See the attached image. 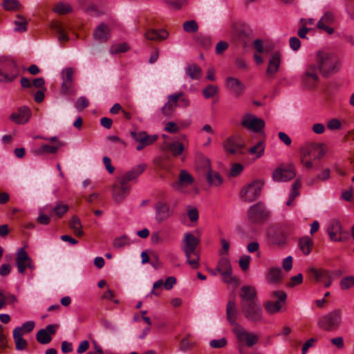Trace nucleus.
<instances>
[{
	"mask_svg": "<svg viewBox=\"0 0 354 354\" xmlns=\"http://www.w3.org/2000/svg\"><path fill=\"white\" fill-rule=\"evenodd\" d=\"M315 60L319 71L324 77L337 73L342 67L340 58L333 53L319 51L317 53Z\"/></svg>",
	"mask_w": 354,
	"mask_h": 354,
	"instance_id": "obj_1",
	"label": "nucleus"
},
{
	"mask_svg": "<svg viewBox=\"0 0 354 354\" xmlns=\"http://www.w3.org/2000/svg\"><path fill=\"white\" fill-rule=\"evenodd\" d=\"M182 250L186 257L187 263L193 269L199 268L200 254L196 248L200 243L199 239L192 233H186L183 239Z\"/></svg>",
	"mask_w": 354,
	"mask_h": 354,
	"instance_id": "obj_2",
	"label": "nucleus"
},
{
	"mask_svg": "<svg viewBox=\"0 0 354 354\" xmlns=\"http://www.w3.org/2000/svg\"><path fill=\"white\" fill-rule=\"evenodd\" d=\"M19 75L17 63L11 58L0 57V82H13Z\"/></svg>",
	"mask_w": 354,
	"mask_h": 354,
	"instance_id": "obj_3",
	"label": "nucleus"
},
{
	"mask_svg": "<svg viewBox=\"0 0 354 354\" xmlns=\"http://www.w3.org/2000/svg\"><path fill=\"white\" fill-rule=\"evenodd\" d=\"M239 344V351L243 347L251 348L257 344L259 337L257 334L248 331L241 325H236L232 329Z\"/></svg>",
	"mask_w": 354,
	"mask_h": 354,
	"instance_id": "obj_4",
	"label": "nucleus"
},
{
	"mask_svg": "<svg viewBox=\"0 0 354 354\" xmlns=\"http://www.w3.org/2000/svg\"><path fill=\"white\" fill-rule=\"evenodd\" d=\"M342 315L341 309H335L319 318L318 326L327 331L335 330L340 326Z\"/></svg>",
	"mask_w": 354,
	"mask_h": 354,
	"instance_id": "obj_5",
	"label": "nucleus"
},
{
	"mask_svg": "<svg viewBox=\"0 0 354 354\" xmlns=\"http://www.w3.org/2000/svg\"><path fill=\"white\" fill-rule=\"evenodd\" d=\"M263 185V182L259 180H255L245 185L240 191V198L245 203H252L256 201L260 196Z\"/></svg>",
	"mask_w": 354,
	"mask_h": 354,
	"instance_id": "obj_6",
	"label": "nucleus"
},
{
	"mask_svg": "<svg viewBox=\"0 0 354 354\" xmlns=\"http://www.w3.org/2000/svg\"><path fill=\"white\" fill-rule=\"evenodd\" d=\"M270 212L263 203H257L250 206L247 211L248 221L254 224H261L267 221Z\"/></svg>",
	"mask_w": 354,
	"mask_h": 354,
	"instance_id": "obj_7",
	"label": "nucleus"
},
{
	"mask_svg": "<svg viewBox=\"0 0 354 354\" xmlns=\"http://www.w3.org/2000/svg\"><path fill=\"white\" fill-rule=\"evenodd\" d=\"M240 306L243 317L249 322L259 323L262 321L263 312L259 301L245 304Z\"/></svg>",
	"mask_w": 354,
	"mask_h": 354,
	"instance_id": "obj_8",
	"label": "nucleus"
},
{
	"mask_svg": "<svg viewBox=\"0 0 354 354\" xmlns=\"http://www.w3.org/2000/svg\"><path fill=\"white\" fill-rule=\"evenodd\" d=\"M75 70L71 67H68L62 70L61 73L62 84L60 92L64 95L71 96L76 93V89L74 86L73 75Z\"/></svg>",
	"mask_w": 354,
	"mask_h": 354,
	"instance_id": "obj_9",
	"label": "nucleus"
},
{
	"mask_svg": "<svg viewBox=\"0 0 354 354\" xmlns=\"http://www.w3.org/2000/svg\"><path fill=\"white\" fill-rule=\"evenodd\" d=\"M272 296L277 298L276 301H268L264 303V308L269 315H274L281 311L286 303L287 295L283 291H274Z\"/></svg>",
	"mask_w": 354,
	"mask_h": 354,
	"instance_id": "obj_10",
	"label": "nucleus"
},
{
	"mask_svg": "<svg viewBox=\"0 0 354 354\" xmlns=\"http://www.w3.org/2000/svg\"><path fill=\"white\" fill-rule=\"evenodd\" d=\"M327 233L332 241L343 242L348 239V232L343 230L339 221H332L328 226Z\"/></svg>",
	"mask_w": 354,
	"mask_h": 354,
	"instance_id": "obj_11",
	"label": "nucleus"
},
{
	"mask_svg": "<svg viewBox=\"0 0 354 354\" xmlns=\"http://www.w3.org/2000/svg\"><path fill=\"white\" fill-rule=\"evenodd\" d=\"M317 66V64H310L306 67L301 76V82L306 87L311 88L315 86L318 82Z\"/></svg>",
	"mask_w": 354,
	"mask_h": 354,
	"instance_id": "obj_12",
	"label": "nucleus"
},
{
	"mask_svg": "<svg viewBox=\"0 0 354 354\" xmlns=\"http://www.w3.org/2000/svg\"><path fill=\"white\" fill-rule=\"evenodd\" d=\"M131 136L138 142L136 149L141 151L145 147L153 144L157 139V135L149 136L145 131H131Z\"/></svg>",
	"mask_w": 354,
	"mask_h": 354,
	"instance_id": "obj_13",
	"label": "nucleus"
},
{
	"mask_svg": "<svg viewBox=\"0 0 354 354\" xmlns=\"http://www.w3.org/2000/svg\"><path fill=\"white\" fill-rule=\"evenodd\" d=\"M241 124L246 129L253 132H260L265 127L263 120L257 118L251 113H247L242 119Z\"/></svg>",
	"mask_w": 354,
	"mask_h": 354,
	"instance_id": "obj_14",
	"label": "nucleus"
},
{
	"mask_svg": "<svg viewBox=\"0 0 354 354\" xmlns=\"http://www.w3.org/2000/svg\"><path fill=\"white\" fill-rule=\"evenodd\" d=\"M201 160L203 166L207 169L206 178L209 185L213 187H219L222 185L223 179L221 176L216 171H213L210 169V161L209 159L202 157Z\"/></svg>",
	"mask_w": 354,
	"mask_h": 354,
	"instance_id": "obj_15",
	"label": "nucleus"
},
{
	"mask_svg": "<svg viewBox=\"0 0 354 354\" xmlns=\"http://www.w3.org/2000/svg\"><path fill=\"white\" fill-rule=\"evenodd\" d=\"M194 178L186 170H181L179 173L178 180L171 183L174 189L183 193L186 192V187L192 185Z\"/></svg>",
	"mask_w": 354,
	"mask_h": 354,
	"instance_id": "obj_16",
	"label": "nucleus"
},
{
	"mask_svg": "<svg viewBox=\"0 0 354 354\" xmlns=\"http://www.w3.org/2000/svg\"><path fill=\"white\" fill-rule=\"evenodd\" d=\"M216 270L223 277V281L227 283H232L234 281L232 277V269L230 260L226 257H222L216 266Z\"/></svg>",
	"mask_w": 354,
	"mask_h": 354,
	"instance_id": "obj_17",
	"label": "nucleus"
},
{
	"mask_svg": "<svg viewBox=\"0 0 354 354\" xmlns=\"http://www.w3.org/2000/svg\"><path fill=\"white\" fill-rule=\"evenodd\" d=\"M146 168L147 165L144 163L136 165L119 178L120 183L129 185L130 182H136L138 176L144 172Z\"/></svg>",
	"mask_w": 354,
	"mask_h": 354,
	"instance_id": "obj_18",
	"label": "nucleus"
},
{
	"mask_svg": "<svg viewBox=\"0 0 354 354\" xmlns=\"http://www.w3.org/2000/svg\"><path fill=\"white\" fill-rule=\"evenodd\" d=\"M308 273L316 281L324 283L326 288H328L332 283L331 274L327 270L310 268L308 269Z\"/></svg>",
	"mask_w": 354,
	"mask_h": 354,
	"instance_id": "obj_19",
	"label": "nucleus"
},
{
	"mask_svg": "<svg viewBox=\"0 0 354 354\" xmlns=\"http://www.w3.org/2000/svg\"><path fill=\"white\" fill-rule=\"evenodd\" d=\"M239 296L241 305L259 301L256 288L251 286H243L241 288Z\"/></svg>",
	"mask_w": 354,
	"mask_h": 354,
	"instance_id": "obj_20",
	"label": "nucleus"
},
{
	"mask_svg": "<svg viewBox=\"0 0 354 354\" xmlns=\"http://www.w3.org/2000/svg\"><path fill=\"white\" fill-rule=\"evenodd\" d=\"M156 220L158 223H162L169 218L172 214L173 211L169 205L164 201H158L155 205Z\"/></svg>",
	"mask_w": 354,
	"mask_h": 354,
	"instance_id": "obj_21",
	"label": "nucleus"
},
{
	"mask_svg": "<svg viewBox=\"0 0 354 354\" xmlns=\"http://www.w3.org/2000/svg\"><path fill=\"white\" fill-rule=\"evenodd\" d=\"M131 191V187L127 185H122L120 183L115 185L113 187V198L115 203H120L122 202L126 197L129 194Z\"/></svg>",
	"mask_w": 354,
	"mask_h": 354,
	"instance_id": "obj_22",
	"label": "nucleus"
},
{
	"mask_svg": "<svg viewBox=\"0 0 354 354\" xmlns=\"http://www.w3.org/2000/svg\"><path fill=\"white\" fill-rule=\"evenodd\" d=\"M225 86L231 91L235 97L241 96L245 91V85L237 78L229 77L225 82Z\"/></svg>",
	"mask_w": 354,
	"mask_h": 354,
	"instance_id": "obj_23",
	"label": "nucleus"
},
{
	"mask_svg": "<svg viewBox=\"0 0 354 354\" xmlns=\"http://www.w3.org/2000/svg\"><path fill=\"white\" fill-rule=\"evenodd\" d=\"M296 173L292 168H277L272 173V178L274 181H288L293 179Z\"/></svg>",
	"mask_w": 354,
	"mask_h": 354,
	"instance_id": "obj_24",
	"label": "nucleus"
},
{
	"mask_svg": "<svg viewBox=\"0 0 354 354\" xmlns=\"http://www.w3.org/2000/svg\"><path fill=\"white\" fill-rule=\"evenodd\" d=\"M31 115L30 109L27 106H21L17 112L12 113L10 120L17 124H26Z\"/></svg>",
	"mask_w": 354,
	"mask_h": 354,
	"instance_id": "obj_25",
	"label": "nucleus"
},
{
	"mask_svg": "<svg viewBox=\"0 0 354 354\" xmlns=\"http://www.w3.org/2000/svg\"><path fill=\"white\" fill-rule=\"evenodd\" d=\"M334 19L335 17L333 13L329 11L326 12L317 22V28L330 35L333 33L334 30L333 28L330 27L329 25H331L333 23Z\"/></svg>",
	"mask_w": 354,
	"mask_h": 354,
	"instance_id": "obj_26",
	"label": "nucleus"
},
{
	"mask_svg": "<svg viewBox=\"0 0 354 354\" xmlns=\"http://www.w3.org/2000/svg\"><path fill=\"white\" fill-rule=\"evenodd\" d=\"M243 147V145L241 144L235 137L228 138L223 143L225 151L230 154L240 153Z\"/></svg>",
	"mask_w": 354,
	"mask_h": 354,
	"instance_id": "obj_27",
	"label": "nucleus"
},
{
	"mask_svg": "<svg viewBox=\"0 0 354 354\" xmlns=\"http://www.w3.org/2000/svg\"><path fill=\"white\" fill-rule=\"evenodd\" d=\"M226 313L227 320L233 328L236 327V325H240L236 322L238 311L234 299H230L228 301L226 307Z\"/></svg>",
	"mask_w": 354,
	"mask_h": 354,
	"instance_id": "obj_28",
	"label": "nucleus"
},
{
	"mask_svg": "<svg viewBox=\"0 0 354 354\" xmlns=\"http://www.w3.org/2000/svg\"><path fill=\"white\" fill-rule=\"evenodd\" d=\"M178 107V96L172 94L167 96V102L161 109V112L166 117L171 116Z\"/></svg>",
	"mask_w": 354,
	"mask_h": 354,
	"instance_id": "obj_29",
	"label": "nucleus"
},
{
	"mask_svg": "<svg viewBox=\"0 0 354 354\" xmlns=\"http://www.w3.org/2000/svg\"><path fill=\"white\" fill-rule=\"evenodd\" d=\"M281 62V54L279 51L273 53L271 55L266 71L267 75L273 76L279 70Z\"/></svg>",
	"mask_w": 354,
	"mask_h": 354,
	"instance_id": "obj_30",
	"label": "nucleus"
},
{
	"mask_svg": "<svg viewBox=\"0 0 354 354\" xmlns=\"http://www.w3.org/2000/svg\"><path fill=\"white\" fill-rule=\"evenodd\" d=\"M66 145L64 142H57V145H42L39 149H37L34 151L35 154L40 156L45 153L48 154H55L57 152L58 149Z\"/></svg>",
	"mask_w": 354,
	"mask_h": 354,
	"instance_id": "obj_31",
	"label": "nucleus"
},
{
	"mask_svg": "<svg viewBox=\"0 0 354 354\" xmlns=\"http://www.w3.org/2000/svg\"><path fill=\"white\" fill-rule=\"evenodd\" d=\"M110 36L109 29L104 24H101L95 30L93 37L100 42H105Z\"/></svg>",
	"mask_w": 354,
	"mask_h": 354,
	"instance_id": "obj_32",
	"label": "nucleus"
},
{
	"mask_svg": "<svg viewBox=\"0 0 354 354\" xmlns=\"http://www.w3.org/2000/svg\"><path fill=\"white\" fill-rule=\"evenodd\" d=\"M46 208L51 212L57 218L63 217L69 209L68 205L61 201H57L53 207L48 205Z\"/></svg>",
	"mask_w": 354,
	"mask_h": 354,
	"instance_id": "obj_33",
	"label": "nucleus"
},
{
	"mask_svg": "<svg viewBox=\"0 0 354 354\" xmlns=\"http://www.w3.org/2000/svg\"><path fill=\"white\" fill-rule=\"evenodd\" d=\"M145 38L151 41H161L168 37V32L164 29H149L145 32Z\"/></svg>",
	"mask_w": 354,
	"mask_h": 354,
	"instance_id": "obj_34",
	"label": "nucleus"
},
{
	"mask_svg": "<svg viewBox=\"0 0 354 354\" xmlns=\"http://www.w3.org/2000/svg\"><path fill=\"white\" fill-rule=\"evenodd\" d=\"M283 272L279 267H273L268 270L266 280L271 283H278L282 279Z\"/></svg>",
	"mask_w": 354,
	"mask_h": 354,
	"instance_id": "obj_35",
	"label": "nucleus"
},
{
	"mask_svg": "<svg viewBox=\"0 0 354 354\" xmlns=\"http://www.w3.org/2000/svg\"><path fill=\"white\" fill-rule=\"evenodd\" d=\"M319 149V143L308 142L300 148L299 153L300 158H307L310 156H313L317 150Z\"/></svg>",
	"mask_w": 354,
	"mask_h": 354,
	"instance_id": "obj_36",
	"label": "nucleus"
},
{
	"mask_svg": "<svg viewBox=\"0 0 354 354\" xmlns=\"http://www.w3.org/2000/svg\"><path fill=\"white\" fill-rule=\"evenodd\" d=\"M23 333H21V328L16 327L13 330V338L16 344V348L18 351H22L27 346V342L22 337Z\"/></svg>",
	"mask_w": 354,
	"mask_h": 354,
	"instance_id": "obj_37",
	"label": "nucleus"
},
{
	"mask_svg": "<svg viewBox=\"0 0 354 354\" xmlns=\"http://www.w3.org/2000/svg\"><path fill=\"white\" fill-rule=\"evenodd\" d=\"M185 71L186 75L194 80H198L202 76V70L196 64H187V66L185 67Z\"/></svg>",
	"mask_w": 354,
	"mask_h": 354,
	"instance_id": "obj_38",
	"label": "nucleus"
},
{
	"mask_svg": "<svg viewBox=\"0 0 354 354\" xmlns=\"http://www.w3.org/2000/svg\"><path fill=\"white\" fill-rule=\"evenodd\" d=\"M313 246V240L308 236H304L299 240V247L304 255H308L311 252Z\"/></svg>",
	"mask_w": 354,
	"mask_h": 354,
	"instance_id": "obj_39",
	"label": "nucleus"
},
{
	"mask_svg": "<svg viewBox=\"0 0 354 354\" xmlns=\"http://www.w3.org/2000/svg\"><path fill=\"white\" fill-rule=\"evenodd\" d=\"M69 227L77 236H82L84 234L80 218L77 216H73L69 221Z\"/></svg>",
	"mask_w": 354,
	"mask_h": 354,
	"instance_id": "obj_40",
	"label": "nucleus"
},
{
	"mask_svg": "<svg viewBox=\"0 0 354 354\" xmlns=\"http://www.w3.org/2000/svg\"><path fill=\"white\" fill-rule=\"evenodd\" d=\"M301 187V181L297 179L292 185L291 192L289 196V199L286 202V205L290 206L292 205L295 198L299 195V189Z\"/></svg>",
	"mask_w": 354,
	"mask_h": 354,
	"instance_id": "obj_41",
	"label": "nucleus"
},
{
	"mask_svg": "<svg viewBox=\"0 0 354 354\" xmlns=\"http://www.w3.org/2000/svg\"><path fill=\"white\" fill-rule=\"evenodd\" d=\"M30 259L27 252L25 251L24 248H20L18 250L17 258H16V264L18 268V271H22L24 266L21 265V262L28 261Z\"/></svg>",
	"mask_w": 354,
	"mask_h": 354,
	"instance_id": "obj_42",
	"label": "nucleus"
},
{
	"mask_svg": "<svg viewBox=\"0 0 354 354\" xmlns=\"http://www.w3.org/2000/svg\"><path fill=\"white\" fill-rule=\"evenodd\" d=\"M3 7L8 11H17L22 8L21 4L18 0H4Z\"/></svg>",
	"mask_w": 354,
	"mask_h": 354,
	"instance_id": "obj_43",
	"label": "nucleus"
},
{
	"mask_svg": "<svg viewBox=\"0 0 354 354\" xmlns=\"http://www.w3.org/2000/svg\"><path fill=\"white\" fill-rule=\"evenodd\" d=\"M168 149L171 152L174 156L177 157L180 155L183 150V145L178 141L171 142L167 146Z\"/></svg>",
	"mask_w": 354,
	"mask_h": 354,
	"instance_id": "obj_44",
	"label": "nucleus"
},
{
	"mask_svg": "<svg viewBox=\"0 0 354 354\" xmlns=\"http://www.w3.org/2000/svg\"><path fill=\"white\" fill-rule=\"evenodd\" d=\"M14 24L15 26L14 30L16 32H23L27 30V21L21 15L17 16V19L14 21Z\"/></svg>",
	"mask_w": 354,
	"mask_h": 354,
	"instance_id": "obj_45",
	"label": "nucleus"
},
{
	"mask_svg": "<svg viewBox=\"0 0 354 354\" xmlns=\"http://www.w3.org/2000/svg\"><path fill=\"white\" fill-rule=\"evenodd\" d=\"M53 11L59 15H66L72 12V8L68 3L59 2L55 6Z\"/></svg>",
	"mask_w": 354,
	"mask_h": 354,
	"instance_id": "obj_46",
	"label": "nucleus"
},
{
	"mask_svg": "<svg viewBox=\"0 0 354 354\" xmlns=\"http://www.w3.org/2000/svg\"><path fill=\"white\" fill-rule=\"evenodd\" d=\"M178 96V106L181 108H187L190 105V100L183 92H178L172 94Z\"/></svg>",
	"mask_w": 354,
	"mask_h": 354,
	"instance_id": "obj_47",
	"label": "nucleus"
},
{
	"mask_svg": "<svg viewBox=\"0 0 354 354\" xmlns=\"http://www.w3.org/2000/svg\"><path fill=\"white\" fill-rule=\"evenodd\" d=\"M37 340L42 344H46L51 341L50 335L45 329H41L38 331L36 335Z\"/></svg>",
	"mask_w": 354,
	"mask_h": 354,
	"instance_id": "obj_48",
	"label": "nucleus"
},
{
	"mask_svg": "<svg viewBox=\"0 0 354 354\" xmlns=\"http://www.w3.org/2000/svg\"><path fill=\"white\" fill-rule=\"evenodd\" d=\"M130 244L129 238L127 235H122L116 237L113 241V247L115 248H122Z\"/></svg>",
	"mask_w": 354,
	"mask_h": 354,
	"instance_id": "obj_49",
	"label": "nucleus"
},
{
	"mask_svg": "<svg viewBox=\"0 0 354 354\" xmlns=\"http://www.w3.org/2000/svg\"><path fill=\"white\" fill-rule=\"evenodd\" d=\"M183 28L185 32L194 33L197 32L198 29V24L194 20H189L184 22Z\"/></svg>",
	"mask_w": 354,
	"mask_h": 354,
	"instance_id": "obj_50",
	"label": "nucleus"
},
{
	"mask_svg": "<svg viewBox=\"0 0 354 354\" xmlns=\"http://www.w3.org/2000/svg\"><path fill=\"white\" fill-rule=\"evenodd\" d=\"M264 150H265V147L263 145V141H259L257 143L256 145L250 148L249 152L251 154L257 153V158H260L263 155Z\"/></svg>",
	"mask_w": 354,
	"mask_h": 354,
	"instance_id": "obj_51",
	"label": "nucleus"
},
{
	"mask_svg": "<svg viewBox=\"0 0 354 354\" xmlns=\"http://www.w3.org/2000/svg\"><path fill=\"white\" fill-rule=\"evenodd\" d=\"M218 91V88L216 85L210 84L203 90V95L205 98L209 99L214 97Z\"/></svg>",
	"mask_w": 354,
	"mask_h": 354,
	"instance_id": "obj_52",
	"label": "nucleus"
},
{
	"mask_svg": "<svg viewBox=\"0 0 354 354\" xmlns=\"http://www.w3.org/2000/svg\"><path fill=\"white\" fill-rule=\"evenodd\" d=\"M129 47L126 43H122L113 45L110 48V53L113 55L120 53H124L129 50Z\"/></svg>",
	"mask_w": 354,
	"mask_h": 354,
	"instance_id": "obj_53",
	"label": "nucleus"
},
{
	"mask_svg": "<svg viewBox=\"0 0 354 354\" xmlns=\"http://www.w3.org/2000/svg\"><path fill=\"white\" fill-rule=\"evenodd\" d=\"M354 286V277L350 276L343 278L340 281L342 290H346Z\"/></svg>",
	"mask_w": 354,
	"mask_h": 354,
	"instance_id": "obj_54",
	"label": "nucleus"
},
{
	"mask_svg": "<svg viewBox=\"0 0 354 354\" xmlns=\"http://www.w3.org/2000/svg\"><path fill=\"white\" fill-rule=\"evenodd\" d=\"M250 261H251L250 256H249V255L242 256L239 261V264L240 268L243 271L248 270L249 268V266H250Z\"/></svg>",
	"mask_w": 354,
	"mask_h": 354,
	"instance_id": "obj_55",
	"label": "nucleus"
},
{
	"mask_svg": "<svg viewBox=\"0 0 354 354\" xmlns=\"http://www.w3.org/2000/svg\"><path fill=\"white\" fill-rule=\"evenodd\" d=\"M89 102L87 98L84 96L80 97L75 104V108L77 110H83L88 106Z\"/></svg>",
	"mask_w": 354,
	"mask_h": 354,
	"instance_id": "obj_56",
	"label": "nucleus"
},
{
	"mask_svg": "<svg viewBox=\"0 0 354 354\" xmlns=\"http://www.w3.org/2000/svg\"><path fill=\"white\" fill-rule=\"evenodd\" d=\"M243 169V167L241 164L234 163L232 165V166L230 169V175L232 177H236V176H239L242 172Z\"/></svg>",
	"mask_w": 354,
	"mask_h": 354,
	"instance_id": "obj_57",
	"label": "nucleus"
},
{
	"mask_svg": "<svg viewBox=\"0 0 354 354\" xmlns=\"http://www.w3.org/2000/svg\"><path fill=\"white\" fill-rule=\"evenodd\" d=\"M227 344V339L225 338H221L219 339H212L209 342V345L212 348H221Z\"/></svg>",
	"mask_w": 354,
	"mask_h": 354,
	"instance_id": "obj_58",
	"label": "nucleus"
},
{
	"mask_svg": "<svg viewBox=\"0 0 354 354\" xmlns=\"http://www.w3.org/2000/svg\"><path fill=\"white\" fill-rule=\"evenodd\" d=\"M303 281V276L301 273L293 276L290 278V281L288 283V286L289 287H294L297 285H299L302 283Z\"/></svg>",
	"mask_w": 354,
	"mask_h": 354,
	"instance_id": "obj_59",
	"label": "nucleus"
},
{
	"mask_svg": "<svg viewBox=\"0 0 354 354\" xmlns=\"http://www.w3.org/2000/svg\"><path fill=\"white\" fill-rule=\"evenodd\" d=\"M253 45H254V47L255 48V50L259 53H263L265 50L268 53L269 52V49H268L267 48H264L263 47V43H262V40L260 39H255L254 41H253Z\"/></svg>",
	"mask_w": 354,
	"mask_h": 354,
	"instance_id": "obj_60",
	"label": "nucleus"
},
{
	"mask_svg": "<svg viewBox=\"0 0 354 354\" xmlns=\"http://www.w3.org/2000/svg\"><path fill=\"white\" fill-rule=\"evenodd\" d=\"M165 130L169 133H175L180 131V128L174 122H168L165 125Z\"/></svg>",
	"mask_w": 354,
	"mask_h": 354,
	"instance_id": "obj_61",
	"label": "nucleus"
},
{
	"mask_svg": "<svg viewBox=\"0 0 354 354\" xmlns=\"http://www.w3.org/2000/svg\"><path fill=\"white\" fill-rule=\"evenodd\" d=\"M19 327L21 328V333H30L35 327V322L33 321H28Z\"/></svg>",
	"mask_w": 354,
	"mask_h": 354,
	"instance_id": "obj_62",
	"label": "nucleus"
},
{
	"mask_svg": "<svg viewBox=\"0 0 354 354\" xmlns=\"http://www.w3.org/2000/svg\"><path fill=\"white\" fill-rule=\"evenodd\" d=\"M317 341V339L315 338H310L307 340L302 346L301 354H306L309 348L313 347Z\"/></svg>",
	"mask_w": 354,
	"mask_h": 354,
	"instance_id": "obj_63",
	"label": "nucleus"
},
{
	"mask_svg": "<svg viewBox=\"0 0 354 354\" xmlns=\"http://www.w3.org/2000/svg\"><path fill=\"white\" fill-rule=\"evenodd\" d=\"M289 44H290V48L293 50H297L301 46V41L296 37H290V40H289Z\"/></svg>",
	"mask_w": 354,
	"mask_h": 354,
	"instance_id": "obj_64",
	"label": "nucleus"
}]
</instances>
